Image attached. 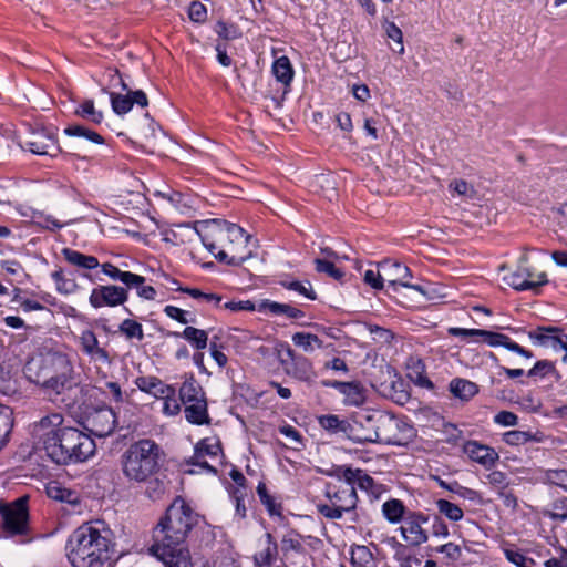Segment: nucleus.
<instances>
[{"instance_id": "f257e3e1", "label": "nucleus", "mask_w": 567, "mask_h": 567, "mask_svg": "<svg viewBox=\"0 0 567 567\" xmlns=\"http://www.w3.org/2000/svg\"><path fill=\"white\" fill-rule=\"evenodd\" d=\"M199 515L181 496L175 497L153 529L150 554L165 567H193L185 542L198 524Z\"/></svg>"}, {"instance_id": "f03ea898", "label": "nucleus", "mask_w": 567, "mask_h": 567, "mask_svg": "<svg viewBox=\"0 0 567 567\" xmlns=\"http://www.w3.org/2000/svg\"><path fill=\"white\" fill-rule=\"evenodd\" d=\"M61 413H51L32 425V436L58 465L85 462L95 453V442L83 431L63 424Z\"/></svg>"}, {"instance_id": "7ed1b4c3", "label": "nucleus", "mask_w": 567, "mask_h": 567, "mask_svg": "<svg viewBox=\"0 0 567 567\" xmlns=\"http://www.w3.org/2000/svg\"><path fill=\"white\" fill-rule=\"evenodd\" d=\"M102 524H83L70 535L66 549L73 567H102L111 559L112 532L109 528H100Z\"/></svg>"}, {"instance_id": "20e7f679", "label": "nucleus", "mask_w": 567, "mask_h": 567, "mask_svg": "<svg viewBox=\"0 0 567 567\" xmlns=\"http://www.w3.org/2000/svg\"><path fill=\"white\" fill-rule=\"evenodd\" d=\"M73 365L69 357L61 352H48L32 358L24 365V374L39 385L60 394L71 389L73 380Z\"/></svg>"}, {"instance_id": "39448f33", "label": "nucleus", "mask_w": 567, "mask_h": 567, "mask_svg": "<svg viewBox=\"0 0 567 567\" xmlns=\"http://www.w3.org/2000/svg\"><path fill=\"white\" fill-rule=\"evenodd\" d=\"M161 446L151 439L132 443L121 455V467L128 481L142 483L155 475L161 467Z\"/></svg>"}, {"instance_id": "423d86ee", "label": "nucleus", "mask_w": 567, "mask_h": 567, "mask_svg": "<svg viewBox=\"0 0 567 567\" xmlns=\"http://www.w3.org/2000/svg\"><path fill=\"white\" fill-rule=\"evenodd\" d=\"M28 496H21L11 503L0 502V538H17L28 544L37 538L30 525Z\"/></svg>"}, {"instance_id": "0eeeda50", "label": "nucleus", "mask_w": 567, "mask_h": 567, "mask_svg": "<svg viewBox=\"0 0 567 567\" xmlns=\"http://www.w3.org/2000/svg\"><path fill=\"white\" fill-rule=\"evenodd\" d=\"M324 496L327 502H320L316 505L318 513L327 519H341L344 514L349 515V519L353 524L360 523L357 512L359 497L354 486L344 483L336 486L327 484Z\"/></svg>"}, {"instance_id": "6e6552de", "label": "nucleus", "mask_w": 567, "mask_h": 567, "mask_svg": "<svg viewBox=\"0 0 567 567\" xmlns=\"http://www.w3.org/2000/svg\"><path fill=\"white\" fill-rule=\"evenodd\" d=\"M527 264L528 256L524 252L518 260L517 269L504 276L503 280L515 290H532L537 293L539 288L548 282L547 275L545 272L535 275Z\"/></svg>"}, {"instance_id": "1a4fd4ad", "label": "nucleus", "mask_w": 567, "mask_h": 567, "mask_svg": "<svg viewBox=\"0 0 567 567\" xmlns=\"http://www.w3.org/2000/svg\"><path fill=\"white\" fill-rule=\"evenodd\" d=\"M381 429L384 431L395 430V434L381 436L378 431L365 437L355 439L357 442H384L391 445H403L414 436V429L410 424L398 419H384L381 422Z\"/></svg>"}, {"instance_id": "9d476101", "label": "nucleus", "mask_w": 567, "mask_h": 567, "mask_svg": "<svg viewBox=\"0 0 567 567\" xmlns=\"http://www.w3.org/2000/svg\"><path fill=\"white\" fill-rule=\"evenodd\" d=\"M286 355L287 358H279L285 373L298 381L311 384L317 377L312 362L305 355L296 353L289 346L286 349Z\"/></svg>"}, {"instance_id": "9b49d317", "label": "nucleus", "mask_w": 567, "mask_h": 567, "mask_svg": "<svg viewBox=\"0 0 567 567\" xmlns=\"http://www.w3.org/2000/svg\"><path fill=\"white\" fill-rule=\"evenodd\" d=\"M83 425L92 435L105 437L115 430L117 417L112 408L103 405L90 411L85 416Z\"/></svg>"}, {"instance_id": "f8f14e48", "label": "nucleus", "mask_w": 567, "mask_h": 567, "mask_svg": "<svg viewBox=\"0 0 567 567\" xmlns=\"http://www.w3.org/2000/svg\"><path fill=\"white\" fill-rule=\"evenodd\" d=\"M431 520L430 515L422 512H409L404 524L400 527L403 539L412 547H419L429 540V534L423 525Z\"/></svg>"}, {"instance_id": "ddd939ff", "label": "nucleus", "mask_w": 567, "mask_h": 567, "mask_svg": "<svg viewBox=\"0 0 567 567\" xmlns=\"http://www.w3.org/2000/svg\"><path fill=\"white\" fill-rule=\"evenodd\" d=\"M329 475L343 480L344 483H348L355 488L358 487L361 491H365L375 497L381 493L382 485L377 484L374 480L361 468L338 466L333 472L329 473Z\"/></svg>"}, {"instance_id": "4468645a", "label": "nucleus", "mask_w": 567, "mask_h": 567, "mask_svg": "<svg viewBox=\"0 0 567 567\" xmlns=\"http://www.w3.org/2000/svg\"><path fill=\"white\" fill-rule=\"evenodd\" d=\"M380 268L384 274L385 281L388 282V292L390 290L396 292L398 287H405L424 293L422 286L413 285L408 281V278L412 277V274L405 265L399 261L384 260L380 264Z\"/></svg>"}, {"instance_id": "2eb2a0df", "label": "nucleus", "mask_w": 567, "mask_h": 567, "mask_svg": "<svg viewBox=\"0 0 567 567\" xmlns=\"http://www.w3.org/2000/svg\"><path fill=\"white\" fill-rule=\"evenodd\" d=\"M128 289L115 285L97 286L91 291L89 302L95 309L122 306L128 299Z\"/></svg>"}, {"instance_id": "dca6fc26", "label": "nucleus", "mask_w": 567, "mask_h": 567, "mask_svg": "<svg viewBox=\"0 0 567 567\" xmlns=\"http://www.w3.org/2000/svg\"><path fill=\"white\" fill-rule=\"evenodd\" d=\"M21 147L35 155H49L51 157L62 153L55 137L47 130L33 131L21 142Z\"/></svg>"}, {"instance_id": "f3484780", "label": "nucleus", "mask_w": 567, "mask_h": 567, "mask_svg": "<svg viewBox=\"0 0 567 567\" xmlns=\"http://www.w3.org/2000/svg\"><path fill=\"white\" fill-rule=\"evenodd\" d=\"M220 221L221 219L204 220L200 223V228H195L203 245L212 254H214L215 249L224 247L228 243L226 229L219 225Z\"/></svg>"}, {"instance_id": "a211bd4d", "label": "nucleus", "mask_w": 567, "mask_h": 567, "mask_svg": "<svg viewBox=\"0 0 567 567\" xmlns=\"http://www.w3.org/2000/svg\"><path fill=\"white\" fill-rule=\"evenodd\" d=\"M463 452L474 462L489 470L498 461V453L491 446L477 441H467L463 445Z\"/></svg>"}, {"instance_id": "6ab92c4d", "label": "nucleus", "mask_w": 567, "mask_h": 567, "mask_svg": "<svg viewBox=\"0 0 567 567\" xmlns=\"http://www.w3.org/2000/svg\"><path fill=\"white\" fill-rule=\"evenodd\" d=\"M136 386L155 398H163L165 395L176 394V389L173 385L165 384L161 379L156 377H138L135 380Z\"/></svg>"}, {"instance_id": "aec40b11", "label": "nucleus", "mask_w": 567, "mask_h": 567, "mask_svg": "<svg viewBox=\"0 0 567 567\" xmlns=\"http://www.w3.org/2000/svg\"><path fill=\"white\" fill-rule=\"evenodd\" d=\"M80 344L82 347V351L91 358L106 363L111 361L109 352L104 348L99 347L97 338L92 330L82 331L80 336Z\"/></svg>"}, {"instance_id": "412c9836", "label": "nucleus", "mask_w": 567, "mask_h": 567, "mask_svg": "<svg viewBox=\"0 0 567 567\" xmlns=\"http://www.w3.org/2000/svg\"><path fill=\"white\" fill-rule=\"evenodd\" d=\"M183 404L185 405V417L189 423L196 425L209 424L210 419L206 398Z\"/></svg>"}, {"instance_id": "4be33fe9", "label": "nucleus", "mask_w": 567, "mask_h": 567, "mask_svg": "<svg viewBox=\"0 0 567 567\" xmlns=\"http://www.w3.org/2000/svg\"><path fill=\"white\" fill-rule=\"evenodd\" d=\"M558 327L556 326H540L536 330L529 331V339L537 346L550 347L557 350Z\"/></svg>"}, {"instance_id": "5701e85b", "label": "nucleus", "mask_w": 567, "mask_h": 567, "mask_svg": "<svg viewBox=\"0 0 567 567\" xmlns=\"http://www.w3.org/2000/svg\"><path fill=\"white\" fill-rule=\"evenodd\" d=\"M449 390L454 398L467 402L478 393V385L466 379L454 378L449 384Z\"/></svg>"}, {"instance_id": "b1692460", "label": "nucleus", "mask_w": 567, "mask_h": 567, "mask_svg": "<svg viewBox=\"0 0 567 567\" xmlns=\"http://www.w3.org/2000/svg\"><path fill=\"white\" fill-rule=\"evenodd\" d=\"M178 394L182 403H190L193 401L206 398L202 385L193 374L185 377V380L179 388Z\"/></svg>"}, {"instance_id": "393cba45", "label": "nucleus", "mask_w": 567, "mask_h": 567, "mask_svg": "<svg viewBox=\"0 0 567 567\" xmlns=\"http://www.w3.org/2000/svg\"><path fill=\"white\" fill-rule=\"evenodd\" d=\"M103 274L107 275L113 280H118L126 286V288H131L132 285H137L141 282H145V278L143 276L130 272L122 271L116 266L105 262L101 266Z\"/></svg>"}, {"instance_id": "a878e982", "label": "nucleus", "mask_w": 567, "mask_h": 567, "mask_svg": "<svg viewBox=\"0 0 567 567\" xmlns=\"http://www.w3.org/2000/svg\"><path fill=\"white\" fill-rule=\"evenodd\" d=\"M409 512L403 502L398 498H391L382 505V514L391 524L404 522Z\"/></svg>"}, {"instance_id": "bb28decb", "label": "nucleus", "mask_w": 567, "mask_h": 567, "mask_svg": "<svg viewBox=\"0 0 567 567\" xmlns=\"http://www.w3.org/2000/svg\"><path fill=\"white\" fill-rule=\"evenodd\" d=\"M62 255L69 264L76 266L79 268H82V269L91 270V269H95L100 266L96 257L91 256V255H84V254H82L78 250H73L71 248H63Z\"/></svg>"}, {"instance_id": "cd10ccee", "label": "nucleus", "mask_w": 567, "mask_h": 567, "mask_svg": "<svg viewBox=\"0 0 567 567\" xmlns=\"http://www.w3.org/2000/svg\"><path fill=\"white\" fill-rule=\"evenodd\" d=\"M278 554V544L270 533L266 534V547L254 555L256 567H270Z\"/></svg>"}, {"instance_id": "c85d7f7f", "label": "nucleus", "mask_w": 567, "mask_h": 567, "mask_svg": "<svg viewBox=\"0 0 567 567\" xmlns=\"http://www.w3.org/2000/svg\"><path fill=\"white\" fill-rule=\"evenodd\" d=\"M269 310L274 315H285L291 319H299L305 316V312L287 303H279L270 300H262L258 305V311Z\"/></svg>"}, {"instance_id": "c756f323", "label": "nucleus", "mask_w": 567, "mask_h": 567, "mask_svg": "<svg viewBox=\"0 0 567 567\" xmlns=\"http://www.w3.org/2000/svg\"><path fill=\"white\" fill-rule=\"evenodd\" d=\"M47 494L50 498L66 503L70 505H79L81 503L78 492L63 487L58 483H52L47 487Z\"/></svg>"}, {"instance_id": "7c9ffc66", "label": "nucleus", "mask_w": 567, "mask_h": 567, "mask_svg": "<svg viewBox=\"0 0 567 567\" xmlns=\"http://www.w3.org/2000/svg\"><path fill=\"white\" fill-rule=\"evenodd\" d=\"M171 336L175 338H184L187 340L196 350H203L207 347L208 334L205 330L197 329L195 327H186L183 332H171Z\"/></svg>"}, {"instance_id": "2f4dec72", "label": "nucleus", "mask_w": 567, "mask_h": 567, "mask_svg": "<svg viewBox=\"0 0 567 567\" xmlns=\"http://www.w3.org/2000/svg\"><path fill=\"white\" fill-rule=\"evenodd\" d=\"M272 73L277 81L285 85H289L293 78V69L290 60L286 55L275 60L272 64Z\"/></svg>"}, {"instance_id": "473e14b6", "label": "nucleus", "mask_w": 567, "mask_h": 567, "mask_svg": "<svg viewBox=\"0 0 567 567\" xmlns=\"http://www.w3.org/2000/svg\"><path fill=\"white\" fill-rule=\"evenodd\" d=\"M341 393L344 395V402L349 405H361L365 401L364 388L360 382H346Z\"/></svg>"}, {"instance_id": "72a5a7b5", "label": "nucleus", "mask_w": 567, "mask_h": 567, "mask_svg": "<svg viewBox=\"0 0 567 567\" xmlns=\"http://www.w3.org/2000/svg\"><path fill=\"white\" fill-rule=\"evenodd\" d=\"M145 486V495L153 502L159 501L164 497L167 492L168 482L165 477H150Z\"/></svg>"}, {"instance_id": "f704fd0d", "label": "nucleus", "mask_w": 567, "mask_h": 567, "mask_svg": "<svg viewBox=\"0 0 567 567\" xmlns=\"http://www.w3.org/2000/svg\"><path fill=\"white\" fill-rule=\"evenodd\" d=\"M320 426L331 433H347L351 427L350 423L346 420H340L338 415L327 414L318 417Z\"/></svg>"}, {"instance_id": "c9c22d12", "label": "nucleus", "mask_w": 567, "mask_h": 567, "mask_svg": "<svg viewBox=\"0 0 567 567\" xmlns=\"http://www.w3.org/2000/svg\"><path fill=\"white\" fill-rule=\"evenodd\" d=\"M221 452L219 441L206 437L200 440L195 446V458H204V456L216 457Z\"/></svg>"}, {"instance_id": "e433bc0d", "label": "nucleus", "mask_w": 567, "mask_h": 567, "mask_svg": "<svg viewBox=\"0 0 567 567\" xmlns=\"http://www.w3.org/2000/svg\"><path fill=\"white\" fill-rule=\"evenodd\" d=\"M172 282L174 285H176L175 289L177 291L187 293L188 296H190L194 299H200V300H203L205 302L213 303L215 307H219L220 306V302H221L223 298L219 295L206 293V292H203L202 290H199L197 288L181 287L179 282L177 280H175V279H173Z\"/></svg>"}, {"instance_id": "4c0bfd02", "label": "nucleus", "mask_w": 567, "mask_h": 567, "mask_svg": "<svg viewBox=\"0 0 567 567\" xmlns=\"http://www.w3.org/2000/svg\"><path fill=\"white\" fill-rule=\"evenodd\" d=\"M292 342L306 352H312L315 347L319 349L323 347V342L318 336L308 332H296L292 336Z\"/></svg>"}, {"instance_id": "58836bf2", "label": "nucleus", "mask_w": 567, "mask_h": 567, "mask_svg": "<svg viewBox=\"0 0 567 567\" xmlns=\"http://www.w3.org/2000/svg\"><path fill=\"white\" fill-rule=\"evenodd\" d=\"M64 133L68 136L84 137L85 140L96 143V144L104 143V138L99 133H96L95 131H92L83 125H76V124L69 125L68 127L64 128Z\"/></svg>"}, {"instance_id": "ea45409f", "label": "nucleus", "mask_w": 567, "mask_h": 567, "mask_svg": "<svg viewBox=\"0 0 567 567\" xmlns=\"http://www.w3.org/2000/svg\"><path fill=\"white\" fill-rule=\"evenodd\" d=\"M103 92L107 93V90L104 87ZM109 94L111 99L112 110L114 111V113H116L117 115H124L132 110L133 105L130 93L123 95L114 92H109Z\"/></svg>"}, {"instance_id": "a19ab883", "label": "nucleus", "mask_w": 567, "mask_h": 567, "mask_svg": "<svg viewBox=\"0 0 567 567\" xmlns=\"http://www.w3.org/2000/svg\"><path fill=\"white\" fill-rule=\"evenodd\" d=\"M435 504L439 513L452 522H458L464 516L463 509L447 499L440 498Z\"/></svg>"}, {"instance_id": "79ce46f5", "label": "nucleus", "mask_w": 567, "mask_h": 567, "mask_svg": "<svg viewBox=\"0 0 567 567\" xmlns=\"http://www.w3.org/2000/svg\"><path fill=\"white\" fill-rule=\"evenodd\" d=\"M257 494L270 516L281 515V505L275 502V498L268 493L267 486L264 482H259L257 486Z\"/></svg>"}, {"instance_id": "37998d69", "label": "nucleus", "mask_w": 567, "mask_h": 567, "mask_svg": "<svg viewBox=\"0 0 567 567\" xmlns=\"http://www.w3.org/2000/svg\"><path fill=\"white\" fill-rule=\"evenodd\" d=\"M118 331L128 340L142 341L144 339L142 324L133 319H124L118 326Z\"/></svg>"}, {"instance_id": "c03bdc74", "label": "nucleus", "mask_w": 567, "mask_h": 567, "mask_svg": "<svg viewBox=\"0 0 567 567\" xmlns=\"http://www.w3.org/2000/svg\"><path fill=\"white\" fill-rule=\"evenodd\" d=\"M542 436L538 433L532 434L530 432L513 430L504 434V441L509 445H520L530 441L539 442Z\"/></svg>"}, {"instance_id": "a18cd8bd", "label": "nucleus", "mask_w": 567, "mask_h": 567, "mask_svg": "<svg viewBox=\"0 0 567 567\" xmlns=\"http://www.w3.org/2000/svg\"><path fill=\"white\" fill-rule=\"evenodd\" d=\"M75 114L93 122L94 124H100L103 120V113L95 110L93 100L83 101V103L75 110Z\"/></svg>"}, {"instance_id": "49530a36", "label": "nucleus", "mask_w": 567, "mask_h": 567, "mask_svg": "<svg viewBox=\"0 0 567 567\" xmlns=\"http://www.w3.org/2000/svg\"><path fill=\"white\" fill-rule=\"evenodd\" d=\"M478 337H482L483 341L491 347L502 346L507 350H509V344L513 342V340L506 334L483 329L478 330Z\"/></svg>"}, {"instance_id": "de8ad7c7", "label": "nucleus", "mask_w": 567, "mask_h": 567, "mask_svg": "<svg viewBox=\"0 0 567 567\" xmlns=\"http://www.w3.org/2000/svg\"><path fill=\"white\" fill-rule=\"evenodd\" d=\"M440 485L443 488L458 495L460 497H462L464 499H468L471 502H477L481 499L478 492H476L472 488L462 486L457 482H453V483L449 484V483H445L444 481H441Z\"/></svg>"}, {"instance_id": "09e8293b", "label": "nucleus", "mask_w": 567, "mask_h": 567, "mask_svg": "<svg viewBox=\"0 0 567 567\" xmlns=\"http://www.w3.org/2000/svg\"><path fill=\"white\" fill-rule=\"evenodd\" d=\"M281 286L288 290L296 291L310 300L317 299V295H316L315 290L312 289V286L309 281L301 282L298 280H290V281L282 280Z\"/></svg>"}, {"instance_id": "8fccbe9b", "label": "nucleus", "mask_w": 567, "mask_h": 567, "mask_svg": "<svg viewBox=\"0 0 567 567\" xmlns=\"http://www.w3.org/2000/svg\"><path fill=\"white\" fill-rule=\"evenodd\" d=\"M373 560V555L369 547L355 545L351 548V563L358 567H364Z\"/></svg>"}, {"instance_id": "3c124183", "label": "nucleus", "mask_w": 567, "mask_h": 567, "mask_svg": "<svg viewBox=\"0 0 567 567\" xmlns=\"http://www.w3.org/2000/svg\"><path fill=\"white\" fill-rule=\"evenodd\" d=\"M52 279L55 281L56 290L60 293L69 295L75 291L76 284L72 279H68L61 268L52 272Z\"/></svg>"}, {"instance_id": "603ef678", "label": "nucleus", "mask_w": 567, "mask_h": 567, "mask_svg": "<svg viewBox=\"0 0 567 567\" xmlns=\"http://www.w3.org/2000/svg\"><path fill=\"white\" fill-rule=\"evenodd\" d=\"M315 266L316 271L327 274L329 277L336 280H341L344 276V272L337 268L331 260L316 258Z\"/></svg>"}, {"instance_id": "864d4df0", "label": "nucleus", "mask_w": 567, "mask_h": 567, "mask_svg": "<svg viewBox=\"0 0 567 567\" xmlns=\"http://www.w3.org/2000/svg\"><path fill=\"white\" fill-rule=\"evenodd\" d=\"M505 557L517 567H535V560L524 553L513 548L504 549Z\"/></svg>"}, {"instance_id": "5fc2aeb1", "label": "nucleus", "mask_w": 567, "mask_h": 567, "mask_svg": "<svg viewBox=\"0 0 567 567\" xmlns=\"http://www.w3.org/2000/svg\"><path fill=\"white\" fill-rule=\"evenodd\" d=\"M219 225H221V227H225L228 236V243H235L239 240H244L245 243L248 241L249 235H247L246 231L240 226L224 219H221Z\"/></svg>"}, {"instance_id": "6e6d98bb", "label": "nucleus", "mask_w": 567, "mask_h": 567, "mask_svg": "<svg viewBox=\"0 0 567 567\" xmlns=\"http://www.w3.org/2000/svg\"><path fill=\"white\" fill-rule=\"evenodd\" d=\"M544 481L567 492V470H547L544 474Z\"/></svg>"}, {"instance_id": "4d7b16f0", "label": "nucleus", "mask_w": 567, "mask_h": 567, "mask_svg": "<svg viewBox=\"0 0 567 567\" xmlns=\"http://www.w3.org/2000/svg\"><path fill=\"white\" fill-rule=\"evenodd\" d=\"M299 534L286 535L281 539V551L287 555L289 551L302 553L305 550Z\"/></svg>"}, {"instance_id": "13d9d810", "label": "nucleus", "mask_w": 567, "mask_h": 567, "mask_svg": "<svg viewBox=\"0 0 567 567\" xmlns=\"http://www.w3.org/2000/svg\"><path fill=\"white\" fill-rule=\"evenodd\" d=\"M556 369L551 361L540 360L535 363V365L527 372V375L544 378L550 373H555Z\"/></svg>"}, {"instance_id": "bf43d9fd", "label": "nucleus", "mask_w": 567, "mask_h": 567, "mask_svg": "<svg viewBox=\"0 0 567 567\" xmlns=\"http://www.w3.org/2000/svg\"><path fill=\"white\" fill-rule=\"evenodd\" d=\"M217 34L225 40H234L241 35L239 29L235 24H227L224 21H218L216 24Z\"/></svg>"}, {"instance_id": "052dcab7", "label": "nucleus", "mask_w": 567, "mask_h": 567, "mask_svg": "<svg viewBox=\"0 0 567 567\" xmlns=\"http://www.w3.org/2000/svg\"><path fill=\"white\" fill-rule=\"evenodd\" d=\"M368 329L370 333L373 336L374 341L381 343H391V341L394 339V333L386 328L377 324H369Z\"/></svg>"}, {"instance_id": "680f3d73", "label": "nucleus", "mask_w": 567, "mask_h": 567, "mask_svg": "<svg viewBox=\"0 0 567 567\" xmlns=\"http://www.w3.org/2000/svg\"><path fill=\"white\" fill-rule=\"evenodd\" d=\"M548 517L554 520L564 522L567 519V497H561L554 502L553 511L548 512Z\"/></svg>"}, {"instance_id": "e2e57ef3", "label": "nucleus", "mask_w": 567, "mask_h": 567, "mask_svg": "<svg viewBox=\"0 0 567 567\" xmlns=\"http://www.w3.org/2000/svg\"><path fill=\"white\" fill-rule=\"evenodd\" d=\"M164 313L169 317L171 319H174L176 321H178L179 323H183V324H187L189 322L194 323L195 322V318H188L187 315L188 312L178 308V307H175V306H166L164 308Z\"/></svg>"}, {"instance_id": "0e129e2a", "label": "nucleus", "mask_w": 567, "mask_h": 567, "mask_svg": "<svg viewBox=\"0 0 567 567\" xmlns=\"http://www.w3.org/2000/svg\"><path fill=\"white\" fill-rule=\"evenodd\" d=\"M188 16L194 22H204L207 17L206 7L199 1H193L188 9Z\"/></svg>"}, {"instance_id": "69168bd1", "label": "nucleus", "mask_w": 567, "mask_h": 567, "mask_svg": "<svg viewBox=\"0 0 567 567\" xmlns=\"http://www.w3.org/2000/svg\"><path fill=\"white\" fill-rule=\"evenodd\" d=\"M363 279L367 285L374 289H382L385 281L384 274L382 271L374 272L373 270H367Z\"/></svg>"}, {"instance_id": "338daca9", "label": "nucleus", "mask_w": 567, "mask_h": 567, "mask_svg": "<svg viewBox=\"0 0 567 567\" xmlns=\"http://www.w3.org/2000/svg\"><path fill=\"white\" fill-rule=\"evenodd\" d=\"M279 432L295 444L293 449L299 450L303 445L301 434L291 425H284Z\"/></svg>"}, {"instance_id": "774afa93", "label": "nucleus", "mask_w": 567, "mask_h": 567, "mask_svg": "<svg viewBox=\"0 0 567 567\" xmlns=\"http://www.w3.org/2000/svg\"><path fill=\"white\" fill-rule=\"evenodd\" d=\"M494 422L503 426H514L518 422V416L511 411H501L494 416Z\"/></svg>"}]
</instances>
